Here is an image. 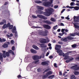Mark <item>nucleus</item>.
I'll use <instances>...</instances> for the list:
<instances>
[{
  "instance_id": "nucleus-1",
  "label": "nucleus",
  "mask_w": 79,
  "mask_h": 79,
  "mask_svg": "<svg viewBox=\"0 0 79 79\" xmlns=\"http://www.w3.org/2000/svg\"><path fill=\"white\" fill-rule=\"evenodd\" d=\"M46 12L44 13V14L46 16H50L52 15L53 12H54V10L52 8H49L46 9Z\"/></svg>"
},
{
  "instance_id": "nucleus-2",
  "label": "nucleus",
  "mask_w": 79,
  "mask_h": 79,
  "mask_svg": "<svg viewBox=\"0 0 79 79\" xmlns=\"http://www.w3.org/2000/svg\"><path fill=\"white\" fill-rule=\"evenodd\" d=\"M74 39V38L70 37V36H68L66 38H61V41H63V42H68V40H73Z\"/></svg>"
},
{
  "instance_id": "nucleus-3",
  "label": "nucleus",
  "mask_w": 79,
  "mask_h": 79,
  "mask_svg": "<svg viewBox=\"0 0 79 79\" xmlns=\"http://www.w3.org/2000/svg\"><path fill=\"white\" fill-rule=\"evenodd\" d=\"M3 58H6V54H2V53H0V60L1 62H3Z\"/></svg>"
},
{
  "instance_id": "nucleus-4",
  "label": "nucleus",
  "mask_w": 79,
  "mask_h": 79,
  "mask_svg": "<svg viewBox=\"0 0 79 79\" xmlns=\"http://www.w3.org/2000/svg\"><path fill=\"white\" fill-rule=\"evenodd\" d=\"M39 34L42 36H47V32L46 31H41L39 33Z\"/></svg>"
},
{
  "instance_id": "nucleus-5",
  "label": "nucleus",
  "mask_w": 79,
  "mask_h": 79,
  "mask_svg": "<svg viewBox=\"0 0 79 79\" xmlns=\"http://www.w3.org/2000/svg\"><path fill=\"white\" fill-rule=\"evenodd\" d=\"M37 16L38 18H39L42 19H44V20H46V19H47V17L41 15H37Z\"/></svg>"
},
{
  "instance_id": "nucleus-6",
  "label": "nucleus",
  "mask_w": 79,
  "mask_h": 79,
  "mask_svg": "<svg viewBox=\"0 0 79 79\" xmlns=\"http://www.w3.org/2000/svg\"><path fill=\"white\" fill-rule=\"evenodd\" d=\"M79 17L78 16H74L73 17V19H74V22H76L77 23L79 22Z\"/></svg>"
},
{
  "instance_id": "nucleus-7",
  "label": "nucleus",
  "mask_w": 79,
  "mask_h": 79,
  "mask_svg": "<svg viewBox=\"0 0 79 79\" xmlns=\"http://www.w3.org/2000/svg\"><path fill=\"white\" fill-rule=\"evenodd\" d=\"M43 26L44 28L47 29H51V27L48 25L44 24L43 25Z\"/></svg>"
},
{
  "instance_id": "nucleus-8",
  "label": "nucleus",
  "mask_w": 79,
  "mask_h": 79,
  "mask_svg": "<svg viewBox=\"0 0 79 79\" xmlns=\"http://www.w3.org/2000/svg\"><path fill=\"white\" fill-rule=\"evenodd\" d=\"M57 52L58 53H59V55L60 56H62V55H63H63H64V53L63 52V51L61 50H57Z\"/></svg>"
},
{
  "instance_id": "nucleus-9",
  "label": "nucleus",
  "mask_w": 79,
  "mask_h": 79,
  "mask_svg": "<svg viewBox=\"0 0 79 79\" xmlns=\"http://www.w3.org/2000/svg\"><path fill=\"white\" fill-rule=\"evenodd\" d=\"M43 5H44V6H45L48 7L49 6H50V3L48 2H43Z\"/></svg>"
},
{
  "instance_id": "nucleus-10",
  "label": "nucleus",
  "mask_w": 79,
  "mask_h": 79,
  "mask_svg": "<svg viewBox=\"0 0 79 79\" xmlns=\"http://www.w3.org/2000/svg\"><path fill=\"white\" fill-rule=\"evenodd\" d=\"M61 48V45L56 44L55 47V50H60Z\"/></svg>"
},
{
  "instance_id": "nucleus-11",
  "label": "nucleus",
  "mask_w": 79,
  "mask_h": 79,
  "mask_svg": "<svg viewBox=\"0 0 79 79\" xmlns=\"http://www.w3.org/2000/svg\"><path fill=\"white\" fill-rule=\"evenodd\" d=\"M32 58L34 60H39V56H33Z\"/></svg>"
},
{
  "instance_id": "nucleus-12",
  "label": "nucleus",
  "mask_w": 79,
  "mask_h": 79,
  "mask_svg": "<svg viewBox=\"0 0 79 79\" xmlns=\"http://www.w3.org/2000/svg\"><path fill=\"white\" fill-rule=\"evenodd\" d=\"M37 8L38 11H40V10H43L44 9V7L41 6H37Z\"/></svg>"
},
{
  "instance_id": "nucleus-13",
  "label": "nucleus",
  "mask_w": 79,
  "mask_h": 79,
  "mask_svg": "<svg viewBox=\"0 0 79 79\" xmlns=\"http://www.w3.org/2000/svg\"><path fill=\"white\" fill-rule=\"evenodd\" d=\"M41 64L43 66H45V65H48V63L47 61H43L41 63Z\"/></svg>"
},
{
  "instance_id": "nucleus-14",
  "label": "nucleus",
  "mask_w": 79,
  "mask_h": 79,
  "mask_svg": "<svg viewBox=\"0 0 79 79\" xmlns=\"http://www.w3.org/2000/svg\"><path fill=\"white\" fill-rule=\"evenodd\" d=\"M43 22L44 23H46V24H52V23L51 22H50V21L48 20H44L43 21Z\"/></svg>"
},
{
  "instance_id": "nucleus-15",
  "label": "nucleus",
  "mask_w": 79,
  "mask_h": 79,
  "mask_svg": "<svg viewBox=\"0 0 79 79\" xmlns=\"http://www.w3.org/2000/svg\"><path fill=\"white\" fill-rule=\"evenodd\" d=\"M42 44H46L47 42V40L46 39L42 38L41 42Z\"/></svg>"
},
{
  "instance_id": "nucleus-16",
  "label": "nucleus",
  "mask_w": 79,
  "mask_h": 79,
  "mask_svg": "<svg viewBox=\"0 0 79 79\" xmlns=\"http://www.w3.org/2000/svg\"><path fill=\"white\" fill-rule=\"evenodd\" d=\"M76 67H77V65L75 64L74 66H72L70 67V69H73L74 71H75Z\"/></svg>"
},
{
  "instance_id": "nucleus-17",
  "label": "nucleus",
  "mask_w": 79,
  "mask_h": 79,
  "mask_svg": "<svg viewBox=\"0 0 79 79\" xmlns=\"http://www.w3.org/2000/svg\"><path fill=\"white\" fill-rule=\"evenodd\" d=\"M70 79H76V77H75V75H72L70 76Z\"/></svg>"
},
{
  "instance_id": "nucleus-18",
  "label": "nucleus",
  "mask_w": 79,
  "mask_h": 79,
  "mask_svg": "<svg viewBox=\"0 0 79 79\" xmlns=\"http://www.w3.org/2000/svg\"><path fill=\"white\" fill-rule=\"evenodd\" d=\"M30 51L32 53H37V51L36 50H34L32 49H31Z\"/></svg>"
},
{
  "instance_id": "nucleus-19",
  "label": "nucleus",
  "mask_w": 79,
  "mask_h": 79,
  "mask_svg": "<svg viewBox=\"0 0 79 79\" xmlns=\"http://www.w3.org/2000/svg\"><path fill=\"white\" fill-rule=\"evenodd\" d=\"M63 56H64L65 57L64 58V60H68L69 58V56H67L66 54H65L63 55Z\"/></svg>"
},
{
  "instance_id": "nucleus-20",
  "label": "nucleus",
  "mask_w": 79,
  "mask_h": 79,
  "mask_svg": "<svg viewBox=\"0 0 79 79\" xmlns=\"http://www.w3.org/2000/svg\"><path fill=\"white\" fill-rule=\"evenodd\" d=\"M32 47L35 50H39V48L37 46L34 45H33Z\"/></svg>"
},
{
  "instance_id": "nucleus-21",
  "label": "nucleus",
  "mask_w": 79,
  "mask_h": 79,
  "mask_svg": "<svg viewBox=\"0 0 79 79\" xmlns=\"http://www.w3.org/2000/svg\"><path fill=\"white\" fill-rule=\"evenodd\" d=\"M40 46L41 48H45L47 47V46H46V45L44 44H40Z\"/></svg>"
},
{
  "instance_id": "nucleus-22",
  "label": "nucleus",
  "mask_w": 79,
  "mask_h": 79,
  "mask_svg": "<svg viewBox=\"0 0 79 79\" xmlns=\"http://www.w3.org/2000/svg\"><path fill=\"white\" fill-rule=\"evenodd\" d=\"M2 47L3 48H7L8 47V45L6 44H4L3 45H2Z\"/></svg>"
},
{
  "instance_id": "nucleus-23",
  "label": "nucleus",
  "mask_w": 79,
  "mask_h": 79,
  "mask_svg": "<svg viewBox=\"0 0 79 79\" xmlns=\"http://www.w3.org/2000/svg\"><path fill=\"white\" fill-rule=\"evenodd\" d=\"M73 25L75 28H76V29H79V26L78 25H77L75 23H73Z\"/></svg>"
},
{
  "instance_id": "nucleus-24",
  "label": "nucleus",
  "mask_w": 79,
  "mask_h": 79,
  "mask_svg": "<svg viewBox=\"0 0 79 79\" xmlns=\"http://www.w3.org/2000/svg\"><path fill=\"white\" fill-rule=\"evenodd\" d=\"M73 73L74 75H78L79 74V72L77 71H75L73 72Z\"/></svg>"
},
{
  "instance_id": "nucleus-25",
  "label": "nucleus",
  "mask_w": 79,
  "mask_h": 79,
  "mask_svg": "<svg viewBox=\"0 0 79 79\" xmlns=\"http://www.w3.org/2000/svg\"><path fill=\"white\" fill-rule=\"evenodd\" d=\"M46 74H47V75H48H48H50V74H52V71H49L47 72Z\"/></svg>"
},
{
  "instance_id": "nucleus-26",
  "label": "nucleus",
  "mask_w": 79,
  "mask_h": 79,
  "mask_svg": "<svg viewBox=\"0 0 79 79\" xmlns=\"http://www.w3.org/2000/svg\"><path fill=\"white\" fill-rule=\"evenodd\" d=\"M48 77V75L46 73L45 75H44V76L43 77V79H45V78Z\"/></svg>"
},
{
  "instance_id": "nucleus-27",
  "label": "nucleus",
  "mask_w": 79,
  "mask_h": 79,
  "mask_svg": "<svg viewBox=\"0 0 79 79\" xmlns=\"http://www.w3.org/2000/svg\"><path fill=\"white\" fill-rule=\"evenodd\" d=\"M6 27H7L6 24L5 23L2 26V29H5V28H6Z\"/></svg>"
},
{
  "instance_id": "nucleus-28",
  "label": "nucleus",
  "mask_w": 79,
  "mask_h": 79,
  "mask_svg": "<svg viewBox=\"0 0 79 79\" xmlns=\"http://www.w3.org/2000/svg\"><path fill=\"white\" fill-rule=\"evenodd\" d=\"M79 9V7L77 6H76L74 7V10H78Z\"/></svg>"
},
{
  "instance_id": "nucleus-29",
  "label": "nucleus",
  "mask_w": 79,
  "mask_h": 79,
  "mask_svg": "<svg viewBox=\"0 0 79 79\" xmlns=\"http://www.w3.org/2000/svg\"><path fill=\"white\" fill-rule=\"evenodd\" d=\"M38 60L35 61L33 62V63H35V64H37L39 63H38V61H39V60Z\"/></svg>"
},
{
  "instance_id": "nucleus-30",
  "label": "nucleus",
  "mask_w": 79,
  "mask_h": 79,
  "mask_svg": "<svg viewBox=\"0 0 79 79\" xmlns=\"http://www.w3.org/2000/svg\"><path fill=\"white\" fill-rule=\"evenodd\" d=\"M77 47V45L76 44H74L72 45V47L73 48H76Z\"/></svg>"
},
{
  "instance_id": "nucleus-31",
  "label": "nucleus",
  "mask_w": 79,
  "mask_h": 79,
  "mask_svg": "<svg viewBox=\"0 0 79 79\" xmlns=\"http://www.w3.org/2000/svg\"><path fill=\"white\" fill-rule=\"evenodd\" d=\"M54 76H55V75H52L49 76L48 77V78H51V79H53V77H54Z\"/></svg>"
},
{
  "instance_id": "nucleus-32",
  "label": "nucleus",
  "mask_w": 79,
  "mask_h": 79,
  "mask_svg": "<svg viewBox=\"0 0 79 79\" xmlns=\"http://www.w3.org/2000/svg\"><path fill=\"white\" fill-rule=\"evenodd\" d=\"M13 25H11L9 27V29H11L13 28Z\"/></svg>"
},
{
  "instance_id": "nucleus-33",
  "label": "nucleus",
  "mask_w": 79,
  "mask_h": 79,
  "mask_svg": "<svg viewBox=\"0 0 79 79\" xmlns=\"http://www.w3.org/2000/svg\"><path fill=\"white\" fill-rule=\"evenodd\" d=\"M51 21H53V22H55V19H54V18H51V19H50Z\"/></svg>"
},
{
  "instance_id": "nucleus-34",
  "label": "nucleus",
  "mask_w": 79,
  "mask_h": 79,
  "mask_svg": "<svg viewBox=\"0 0 79 79\" xmlns=\"http://www.w3.org/2000/svg\"><path fill=\"white\" fill-rule=\"evenodd\" d=\"M37 71L38 72H41V71H42V70L40 68H39L37 69Z\"/></svg>"
},
{
  "instance_id": "nucleus-35",
  "label": "nucleus",
  "mask_w": 79,
  "mask_h": 79,
  "mask_svg": "<svg viewBox=\"0 0 79 79\" xmlns=\"http://www.w3.org/2000/svg\"><path fill=\"white\" fill-rule=\"evenodd\" d=\"M2 21V22L4 24H5V23H6V21L5 19H3Z\"/></svg>"
},
{
  "instance_id": "nucleus-36",
  "label": "nucleus",
  "mask_w": 79,
  "mask_h": 79,
  "mask_svg": "<svg viewBox=\"0 0 79 79\" xmlns=\"http://www.w3.org/2000/svg\"><path fill=\"white\" fill-rule=\"evenodd\" d=\"M50 3V5L53 3V0H50V2H48Z\"/></svg>"
},
{
  "instance_id": "nucleus-37",
  "label": "nucleus",
  "mask_w": 79,
  "mask_h": 79,
  "mask_svg": "<svg viewBox=\"0 0 79 79\" xmlns=\"http://www.w3.org/2000/svg\"><path fill=\"white\" fill-rule=\"evenodd\" d=\"M74 4H75V3H74V2H72L70 3V6H73V5H74Z\"/></svg>"
},
{
  "instance_id": "nucleus-38",
  "label": "nucleus",
  "mask_w": 79,
  "mask_h": 79,
  "mask_svg": "<svg viewBox=\"0 0 79 79\" xmlns=\"http://www.w3.org/2000/svg\"><path fill=\"white\" fill-rule=\"evenodd\" d=\"M6 26L7 27H9L10 26V23H8L7 24H6Z\"/></svg>"
},
{
  "instance_id": "nucleus-39",
  "label": "nucleus",
  "mask_w": 79,
  "mask_h": 79,
  "mask_svg": "<svg viewBox=\"0 0 79 79\" xmlns=\"http://www.w3.org/2000/svg\"><path fill=\"white\" fill-rule=\"evenodd\" d=\"M58 44H60V45H63V43L61 41H59L58 42Z\"/></svg>"
},
{
  "instance_id": "nucleus-40",
  "label": "nucleus",
  "mask_w": 79,
  "mask_h": 79,
  "mask_svg": "<svg viewBox=\"0 0 79 79\" xmlns=\"http://www.w3.org/2000/svg\"><path fill=\"white\" fill-rule=\"evenodd\" d=\"M6 56H7L8 57L9 56H10V54H9V52H6Z\"/></svg>"
},
{
  "instance_id": "nucleus-41",
  "label": "nucleus",
  "mask_w": 79,
  "mask_h": 79,
  "mask_svg": "<svg viewBox=\"0 0 79 79\" xmlns=\"http://www.w3.org/2000/svg\"><path fill=\"white\" fill-rule=\"evenodd\" d=\"M79 67L78 66L77 67H75V71H77V70H79Z\"/></svg>"
},
{
  "instance_id": "nucleus-42",
  "label": "nucleus",
  "mask_w": 79,
  "mask_h": 79,
  "mask_svg": "<svg viewBox=\"0 0 79 79\" xmlns=\"http://www.w3.org/2000/svg\"><path fill=\"white\" fill-rule=\"evenodd\" d=\"M79 67L78 66L77 67H75V71H77V70H79Z\"/></svg>"
},
{
  "instance_id": "nucleus-43",
  "label": "nucleus",
  "mask_w": 79,
  "mask_h": 79,
  "mask_svg": "<svg viewBox=\"0 0 79 79\" xmlns=\"http://www.w3.org/2000/svg\"><path fill=\"white\" fill-rule=\"evenodd\" d=\"M70 35L72 37H74L75 36V34L72 33Z\"/></svg>"
},
{
  "instance_id": "nucleus-44",
  "label": "nucleus",
  "mask_w": 79,
  "mask_h": 79,
  "mask_svg": "<svg viewBox=\"0 0 79 79\" xmlns=\"http://www.w3.org/2000/svg\"><path fill=\"white\" fill-rule=\"evenodd\" d=\"M73 60L74 58L73 57L71 59H69V61L70 62V61H73Z\"/></svg>"
},
{
  "instance_id": "nucleus-45",
  "label": "nucleus",
  "mask_w": 79,
  "mask_h": 79,
  "mask_svg": "<svg viewBox=\"0 0 79 79\" xmlns=\"http://www.w3.org/2000/svg\"><path fill=\"white\" fill-rule=\"evenodd\" d=\"M36 3H42V2L40 1H37L36 2Z\"/></svg>"
},
{
  "instance_id": "nucleus-46",
  "label": "nucleus",
  "mask_w": 79,
  "mask_h": 79,
  "mask_svg": "<svg viewBox=\"0 0 79 79\" xmlns=\"http://www.w3.org/2000/svg\"><path fill=\"white\" fill-rule=\"evenodd\" d=\"M54 8L56 9V8H58V6L55 5V6H54Z\"/></svg>"
},
{
  "instance_id": "nucleus-47",
  "label": "nucleus",
  "mask_w": 79,
  "mask_h": 79,
  "mask_svg": "<svg viewBox=\"0 0 79 79\" xmlns=\"http://www.w3.org/2000/svg\"><path fill=\"white\" fill-rule=\"evenodd\" d=\"M15 37H18V34L17 33V32L16 31L15 32Z\"/></svg>"
},
{
  "instance_id": "nucleus-48",
  "label": "nucleus",
  "mask_w": 79,
  "mask_h": 79,
  "mask_svg": "<svg viewBox=\"0 0 79 79\" xmlns=\"http://www.w3.org/2000/svg\"><path fill=\"white\" fill-rule=\"evenodd\" d=\"M12 50L14 51V50H15V48L14 46H13L12 48Z\"/></svg>"
},
{
  "instance_id": "nucleus-49",
  "label": "nucleus",
  "mask_w": 79,
  "mask_h": 79,
  "mask_svg": "<svg viewBox=\"0 0 79 79\" xmlns=\"http://www.w3.org/2000/svg\"><path fill=\"white\" fill-rule=\"evenodd\" d=\"M12 29L15 30V31H16V27L15 26L14 27L13 29Z\"/></svg>"
},
{
  "instance_id": "nucleus-50",
  "label": "nucleus",
  "mask_w": 79,
  "mask_h": 79,
  "mask_svg": "<svg viewBox=\"0 0 79 79\" xmlns=\"http://www.w3.org/2000/svg\"><path fill=\"white\" fill-rule=\"evenodd\" d=\"M64 11H65V9H63L61 12V13H63Z\"/></svg>"
},
{
  "instance_id": "nucleus-51",
  "label": "nucleus",
  "mask_w": 79,
  "mask_h": 79,
  "mask_svg": "<svg viewBox=\"0 0 79 79\" xmlns=\"http://www.w3.org/2000/svg\"><path fill=\"white\" fill-rule=\"evenodd\" d=\"M50 69H48L44 71V72H47V71H48Z\"/></svg>"
},
{
  "instance_id": "nucleus-52",
  "label": "nucleus",
  "mask_w": 79,
  "mask_h": 79,
  "mask_svg": "<svg viewBox=\"0 0 79 79\" xmlns=\"http://www.w3.org/2000/svg\"><path fill=\"white\" fill-rule=\"evenodd\" d=\"M65 30V29H62L61 30V31L62 32H63Z\"/></svg>"
},
{
  "instance_id": "nucleus-53",
  "label": "nucleus",
  "mask_w": 79,
  "mask_h": 79,
  "mask_svg": "<svg viewBox=\"0 0 79 79\" xmlns=\"http://www.w3.org/2000/svg\"><path fill=\"white\" fill-rule=\"evenodd\" d=\"M54 67H55V68H57V67H58V66H56V63L54 64Z\"/></svg>"
},
{
  "instance_id": "nucleus-54",
  "label": "nucleus",
  "mask_w": 79,
  "mask_h": 79,
  "mask_svg": "<svg viewBox=\"0 0 79 79\" xmlns=\"http://www.w3.org/2000/svg\"><path fill=\"white\" fill-rule=\"evenodd\" d=\"M4 24V23L3 22H1L0 23V25H2Z\"/></svg>"
},
{
  "instance_id": "nucleus-55",
  "label": "nucleus",
  "mask_w": 79,
  "mask_h": 79,
  "mask_svg": "<svg viewBox=\"0 0 79 79\" xmlns=\"http://www.w3.org/2000/svg\"><path fill=\"white\" fill-rule=\"evenodd\" d=\"M49 53H49V52H47L46 55V56H48L49 55Z\"/></svg>"
},
{
  "instance_id": "nucleus-56",
  "label": "nucleus",
  "mask_w": 79,
  "mask_h": 79,
  "mask_svg": "<svg viewBox=\"0 0 79 79\" xmlns=\"http://www.w3.org/2000/svg\"><path fill=\"white\" fill-rule=\"evenodd\" d=\"M76 60H79V56L77 57H76Z\"/></svg>"
},
{
  "instance_id": "nucleus-57",
  "label": "nucleus",
  "mask_w": 79,
  "mask_h": 79,
  "mask_svg": "<svg viewBox=\"0 0 79 79\" xmlns=\"http://www.w3.org/2000/svg\"><path fill=\"white\" fill-rule=\"evenodd\" d=\"M10 43H11V44H14V40H11V41Z\"/></svg>"
},
{
  "instance_id": "nucleus-58",
  "label": "nucleus",
  "mask_w": 79,
  "mask_h": 79,
  "mask_svg": "<svg viewBox=\"0 0 79 79\" xmlns=\"http://www.w3.org/2000/svg\"><path fill=\"white\" fill-rule=\"evenodd\" d=\"M2 42H5L6 41V40H5V39H4V38H2Z\"/></svg>"
},
{
  "instance_id": "nucleus-59",
  "label": "nucleus",
  "mask_w": 79,
  "mask_h": 79,
  "mask_svg": "<svg viewBox=\"0 0 79 79\" xmlns=\"http://www.w3.org/2000/svg\"><path fill=\"white\" fill-rule=\"evenodd\" d=\"M17 77H18V78H20L21 77V76L20 75H18Z\"/></svg>"
},
{
  "instance_id": "nucleus-60",
  "label": "nucleus",
  "mask_w": 79,
  "mask_h": 79,
  "mask_svg": "<svg viewBox=\"0 0 79 79\" xmlns=\"http://www.w3.org/2000/svg\"><path fill=\"white\" fill-rule=\"evenodd\" d=\"M60 26H64V24L63 23H60Z\"/></svg>"
},
{
  "instance_id": "nucleus-61",
  "label": "nucleus",
  "mask_w": 79,
  "mask_h": 79,
  "mask_svg": "<svg viewBox=\"0 0 79 79\" xmlns=\"http://www.w3.org/2000/svg\"><path fill=\"white\" fill-rule=\"evenodd\" d=\"M9 36H10V37H13V34H10Z\"/></svg>"
},
{
  "instance_id": "nucleus-62",
  "label": "nucleus",
  "mask_w": 79,
  "mask_h": 79,
  "mask_svg": "<svg viewBox=\"0 0 79 79\" xmlns=\"http://www.w3.org/2000/svg\"><path fill=\"white\" fill-rule=\"evenodd\" d=\"M59 35H60V36H63V35L62 33H59Z\"/></svg>"
},
{
  "instance_id": "nucleus-63",
  "label": "nucleus",
  "mask_w": 79,
  "mask_h": 79,
  "mask_svg": "<svg viewBox=\"0 0 79 79\" xmlns=\"http://www.w3.org/2000/svg\"><path fill=\"white\" fill-rule=\"evenodd\" d=\"M32 17H33V18H37V17L34 15H32Z\"/></svg>"
},
{
  "instance_id": "nucleus-64",
  "label": "nucleus",
  "mask_w": 79,
  "mask_h": 79,
  "mask_svg": "<svg viewBox=\"0 0 79 79\" xmlns=\"http://www.w3.org/2000/svg\"><path fill=\"white\" fill-rule=\"evenodd\" d=\"M75 34H76L77 35H78V36H79V33L76 32L75 33Z\"/></svg>"
}]
</instances>
